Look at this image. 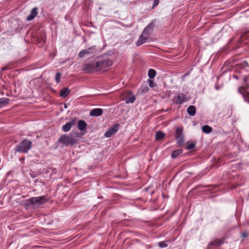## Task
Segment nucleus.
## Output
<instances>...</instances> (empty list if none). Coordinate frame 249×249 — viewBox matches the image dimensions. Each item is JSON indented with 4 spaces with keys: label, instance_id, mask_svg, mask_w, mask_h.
<instances>
[{
    "label": "nucleus",
    "instance_id": "1",
    "mask_svg": "<svg viewBox=\"0 0 249 249\" xmlns=\"http://www.w3.org/2000/svg\"><path fill=\"white\" fill-rule=\"evenodd\" d=\"M111 65L112 62L110 60L105 59L95 63L85 64L83 67V70L87 73H90L93 71H105Z\"/></svg>",
    "mask_w": 249,
    "mask_h": 249
},
{
    "label": "nucleus",
    "instance_id": "2",
    "mask_svg": "<svg viewBox=\"0 0 249 249\" xmlns=\"http://www.w3.org/2000/svg\"><path fill=\"white\" fill-rule=\"evenodd\" d=\"M32 142L28 140L23 141L16 147V151L19 152L27 153L31 148Z\"/></svg>",
    "mask_w": 249,
    "mask_h": 249
},
{
    "label": "nucleus",
    "instance_id": "3",
    "mask_svg": "<svg viewBox=\"0 0 249 249\" xmlns=\"http://www.w3.org/2000/svg\"><path fill=\"white\" fill-rule=\"evenodd\" d=\"M59 141L60 143L66 146L69 144H74L76 140L72 136L63 135L60 137Z\"/></svg>",
    "mask_w": 249,
    "mask_h": 249
},
{
    "label": "nucleus",
    "instance_id": "4",
    "mask_svg": "<svg viewBox=\"0 0 249 249\" xmlns=\"http://www.w3.org/2000/svg\"><path fill=\"white\" fill-rule=\"evenodd\" d=\"M28 201L33 205H40L46 202V198L45 196H42L38 197H31L28 199Z\"/></svg>",
    "mask_w": 249,
    "mask_h": 249
},
{
    "label": "nucleus",
    "instance_id": "5",
    "mask_svg": "<svg viewBox=\"0 0 249 249\" xmlns=\"http://www.w3.org/2000/svg\"><path fill=\"white\" fill-rule=\"evenodd\" d=\"M96 53V46H93L87 49L83 50L80 52L79 56L80 57H83L85 55H90Z\"/></svg>",
    "mask_w": 249,
    "mask_h": 249
},
{
    "label": "nucleus",
    "instance_id": "6",
    "mask_svg": "<svg viewBox=\"0 0 249 249\" xmlns=\"http://www.w3.org/2000/svg\"><path fill=\"white\" fill-rule=\"evenodd\" d=\"M174 102L176 104L181 105L184 102L188 100V99L186 95L183 93H179L174 97Z\"/></svg>",
    "mask_w": 249,
    "mask_h": 249
},
{
    "label": "nucleus",
    "instance_id": "7",
    "mask_svg": "<svg viewBox=\"0 0 249 249\" xmlns=\"http://www.w3.org/2000/svg\"><path fill=\"white\" fill-rule=\"evenodd\" d=\"M176 135L178 143L179 145L182 144L184 141L182 129L180 128H178L176 129Z\"/></svg>",
    "mask_w": 249,
    "mask_h": 249
},
{
    "label": "nucleus",
    "instance_id": "8",
    "mask_svg": "<svg viewBox=\"0 0 249 249\" xmlns=\"http://www.w3.org/2000/svg\"><path fill=\"white\" fill-rule=\"evenodd\" d=\"M119 129V124H115L112 127L109 128L105 133V136L107 138L110 137L114 134Z\"/></svg>",
    "mask_w": 249,
    "mask_h": 249
},
{
    "label": "nucleus",
    "instance_id": "9",
    "mask_svg": "<svg viewBox=\"0 0 249 249\" xmlns=\"http://www.w3.org/2000/svg\"><path fill=\"white\" fill-rule=\"evenodd\" d=\"M76 124V120L73 119L62 126V129L65 132L69 131L71 127Z\"/></svg>",
    "mask_w": 249,
    "mask_h": 249
},
{
    "label": "nucleus",
    "instance_id": "10",
    "mask_svg": "<svg viewBox=\"0 0 249 249\" xmlns=\"http://www.w3.org/2000/svg\"><path fill=\"white\" fill-rule=\"evenodd\" d=\"M154 27V24L152 23H150L148 26H147L144 29L142 33L144 34L147 37L149 36L150 33L153 30Z\"/></svg>",
    "mask_w": 249,
    "mask_h": 249
},
{
    "label": "nucleus",
    "instance_id": "11",
    "mask_svg": "<svg viewBox=\"0 0 249 249\" xmlns=\"http://www.w3.org/2000/svg\"><path fill=\"white\" fill-rule=\"evenodd\" d=\"M148 37L146 36L144 34L142 33L137 41V45L140 46L146 42Z\"/></svg>",
    "mask_w": 249,
    "mask_h": 249
},
{
    "label": "nucleus",
    "instance_id": "12",
    "mask_svg": "<svg viewBox=\"0 0 249 249\" xmlns=\"http://www.w3.org/2000/svg\"><path fill=\"white\" fill-rule=\"evenodd\" d=\"M37 14V8H36V7L34 8L32 10V11L31 12V13L29 15V16H28L27 17L26 19L28 21L32 20L36 16Z\"/></svg>",
    "mask_w": 249,
    "mask_h": 249
},
{
    "label": "nucleus",
    "instance_id": "13",
    "mask_svg": "<svg viewBox=\"0 0 249 249\" xmlns=\"http://www.w3.org/2000/svg\"><path fill=\"white\" fill-rule=\"evenodd\" d=\"M103 113V110L101 108H95L91 110L90 112L91 116H100Z\"/></svg>",
    "mask_w": 249,
    "mask_h": 249
},
{
    "label": "nucleus",
    "instance_id": "14",
    "mask_svg": "<svg viewBox=\"0 0 249 249\" xmlns=\"http://www.w3.org/2000/svg\"><path fill=\"white\" fill-rule=\"evenodd\" d=\"M127 99L125 101V103L126 104L128 103H132L135 100V97L134 94L130 92H128L127 93Z\"/></svg>",
    "mask_w": 249,
    "mask_h": 249
},
{
    "label": "nucleus",
    "instance_id": "15",
    "mask_svg": "<svg viewBox=\"0 0 249 249\" xmlns=\"http://www.w3.org/2000/svg\"><path fill=\"white\" fill-rule=\"evenodd\" d=\"M78 129L81 130H84L86 128L87 124L84 121H79L78 123Z\"/></svg>",
    "mask_w": 249,
    "mask_h": 249
},
{
    "label": "nucleus",
    "instance_id": "16",
    "mask_svg": "<svg viewBox=\"0 0 249 249\" xmlns=\"http://www.w3.org/2000/svg\"><path fill=\"white\" fill-rule=\"evenodd\" d=\"M196 112V107L194 106H190L187 108V113L192 116L195 115Z\"/></svg>",
    "mask_w": 249,
    "mask_h": 249
},
{
    "label": "nucleus",
    "instance_id": "17",
    "mask_svg": "<svg viewBox=\"0 0 249 249\" xmlns=\"http://www.w3.org/2000/svg\"><path fill=\"white\" fill-rule=\"evenodd\" d=\"M9 101V99L7 98H0V108H2L6 105H7Z\"/></svg>",
    "mask_w": 249,
    "mask_h": 249
},
{
    "label": "nucleus",
    "instance_id": "18",
    "mask_svg": "<svg viewBox=\"0 0 249 249\" xmlns=\"http://www.w3.org/2000/svg\"><path fill=\"white\" fill-rule=\"evenodd\" d=\"M70 91L68 88H64L60 91V95L62 97H65L68 96Z\"/></svg>",
    "mask_w": 249,
    "mask_h": 249
},
{
    "label": "nucleus",
    "instance_id": "19",
    "mask_svg": "<svg viewBox=\"0 0 249 249\" xmlns=\"http://www.w3.org/2000/svg\"><path fill=\"white\" fill-rule=\"evenodd\" d=\"M164 134L160 131H158L156 134V139L160 141L164 137Z\"/></svg>",
    "mask_w": 249,
    "mask_h": 249
},
{
    "label": "nucleus",
    "instance_id": "20",
    "mask_svg": "<svg viewBox=\"0 0 249 249\" xmlns=\"http://www.w3.org/2000/svg\"><path fill=\"white\" fill-rule=\"evenodd\" d=\"M202 131L203 132L208 134L212 132V128L211 127L209 126V125H206L202 127Z\"/></svg>",
    "mask_w": 249,
    "mask_h": 249
},
{
    "label": "nucleus",
    "instance_id": "21",
    "mask_svg": "<svg viewBox=\"0 0 249 249\" xmlns=\"http://www.w3.org/2000/svg\"><path fill=\"white\" fill-rule=\"evenodd\" d=\"M182 150L180 149L175 150L172 152L171 154V157L175 159L177 158L178 156L180 154L182 153Z\"/></svg>",
    "mask_w": 249,
    "mask_h": 249
},
{
    "label": "nucleus",
    "instance_id": "22",
    "mask_svg": "<svg viewBox=\"0 0 249 249\" xmlns=\"http://www.w3.org/2000/svg\"><path fill=\"white\" fill-rule=\"evenodd\" d=\"M156 74V71L153 69H150L148 71V76L150 78H153L155 77Z\"/></svg>",
    "mask_w": 249,
    "mask_h": 249
},
{
    "label": "nucleus",
    "instance_id": "23",
    "mask_svg": "<svg viewBox=\"0 0 249 249\" xmlns=\"http://www.w3.org/2000/svg\"><path fill=\"white\" fill-rule=\"evenodd\" d=\"M61 76V74L59 72L57 73L55 75V79L57 83L60 82V79Z\"/></svg>",
    "mask_w": 249,
    "mask_h": 249
},
{
    "label": "nucleus",
    "instance_id": "24",
    "mask_svg": "<svg viewBox=\"0 0 249 249\" xmlns=\"http://www.w3.org/2000/svg\"><path fill=\"white\" fill-rule=\"evenodd\" d=\"M243 89H244V88H243V87H240V88H239V89H238L239 92H240L241 94H243V97H244V99H245V101L249 103V100H248L247 99V98H246V97L244 93H243L242 92V90Z\"/></svg>",
    "mask_w": 249,
    "mask_h": 249
},
{
    "label": "nucleus",
    "instance_id": "25",
    "mask_svg": "<svg viewBox=\"0 0 249 249\" xmlns=\"http://www.w3.org/2000/svg\"><path fill=\"white\" fill-rule=\"evenodd\" d=\"M159 246L160 248H163L167 246V244L164 242H160L159 243Z\"/></svg>",
    "mask_w": 249,
    "mask_h": 249
},
{
    "label": "nucleus",
    "instance_id": "26",
    "mask_svg": "<svg viewBox=\"0 0 249 249\" xmlns=\"http://www.w3.org/2000/svg\"><path fill=\"white\" fill-rule=\"evenodd\" d=\"M195 147V144L194 143H191L187 146V149L191 150Z\"/></svg>",
    "mask_w": 249,
    "mask_h": 249
},
{
    "label": "nucleus",
    "instance_id": "27",
    "mask_svg": "<svg viewBox=\"0 0 249 249\" xmlns=\"http://www.w3.org/2000/svg\"><path fill=\"white\" fill-rule=\"evenodd\" d=\"M148 82L149 86L151 88L154 87L156 85V84L151 80H149Z\"/></svg>",
    "mask_w": 249,
    "mask_h": 249
},
{
    "label": "nucleus",
    "instance_id": "28",
    "mask_svg": "<svg viewBox=\"0 0 249 249\" xmlns=\"http://www.w3.org/2000/svg\"><path fill=\"white\" fill-rule=\"evenodd\" d=\"M159 0H154L152 8H154L157 6L159 4Z\"/></svg>",
    "mask_w": 249,
    "mask_h": 249
},
{
    "label": "nucleus",
    "instance_id": "29",
    "mask_svg": "<svg viewBox=\"0 0 249 249\" xmlns=\"http://www.w3.org/2000/svg\"><path fill=\"white\" fill-rule=\"evenodd\" d=\"M241 236L242 237H246L248 236V234L246 232H244L241 234Z\"/></svg>",
    "mask_w": 249,
    "mask_h": 249
},
{
    "label": "nucleus",
    "instance_id": "30",
    "mask_svg": "<svg viewBox=\"0 0 249 249\" xmlns=\"http://www.w3.org/2000/svg\"><path fill=\"white\" fill-rule=\"evenodd\" d=\"M148 87H145V88L144 89H143V91H148Z\"/></svg>",
    "mask_w": 249,
    "mask_h": 249
},
{
    "label": "nucleus",
    "instance_id": "31",
    "mask_svg": "<svg viewBox=\"0 0 249 249\" xmlns=\"http://www.w3.org/2000/svg\"><path fill=\"white\" fill-rule=\"evenodd\" d=\"M244 81H245V82H246V81H247V78H246V77H245V78H244Z\"/></svg>",
    "mask_w": 249,
    "mask_h": 249
},
{
    "label": "nucleus",
    "instance_id": "32",
    "mask_svg": "<svg viewBox=\"0 0 249 249\" xmlns=\"http://www.w3.org/2000/svg\"><path fill=\"white\" fill-rule=\"evenodd\" d=\"M216 242L217 241H214L213 244L215 245L216 244Z\"/></svg>",
    "mask_w": 249,
    "mask_h": 249
},
{
    "label": "nucleus",
    "instance_id": "33",
    "mask_svg": "<svg viewBox=\"0 0 249 249\" xmlns=\"http://www.w3.org/2000/svg\"><path fill=\"white\" fill-rule=\"evenodd\" d=\"M64 107H65V108H66L67 107V105H66V104L64 105Z\"/></svg>",
    "mask_w": 249,
    "mask_h": 249
}]
</instances>
